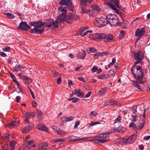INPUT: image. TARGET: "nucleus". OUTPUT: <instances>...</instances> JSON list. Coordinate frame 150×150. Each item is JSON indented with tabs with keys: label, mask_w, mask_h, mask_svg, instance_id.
Here are the masks:
<instances>
[{
	"label": "nucleus",
	"mask_w": 150,
	"mask_h": 150,
	"mask_svg": "<svg viewBox=\"0 0 150 150\" xmlns=\"http://www.w3.org/2000/svg\"><path fill=\"white\" fill-rule=\"evenodd\" d=\"M125 34V31L122 30L121 31L119 35V37H121L123 36Z\"/></svg>",
	"instance_id": "680f3d73"
},
{
	"label": "nucleus",
	"mask_w": 150,
	"mask_h": 150,
	"mask_svg": "<svg viewBox=\"0 0 150 150\" xmlns=\"http://www.w3.org/2000/svg\"><path fill=\"white\" fill-rule=\"evenodd\" d=\"M34 126V125L33 123H31L28 126L25 127L22 131L23 133H25L26 132H28L29 131L31 130Z\"/></svg>",
	"instance_id": "9b49d317"
},
{
	"label": "nucleus",
	"mask_w": 150,
	"mask_h": 150,
	"mask_svg": "<svg viewBox=\"0 0 150 150\" xmlns=\"http://www.w3.org/2000/svg\"><path fill=\"white\" fill-rule=\"evenodd\" d=\"M80 124V122L79 121H77L75 124L74 126V128H76Z\"/></svg>",
	"instance_id": "0e129e2a"
},
{
	"label": "nucleus",
	"mask_w": 150,
	"mask_h": 150,
	"mask_svg": "<svg viewBox=\"0 0 150 150\" xmlns=\"http://www.w3.org/2000/svg\"><path fill=\"white\" fill-rule=\"evenodd\" d=\"M122 119V117L120 116H119L115 120L114 123H116L120 122Z\"/></svg>",
	"instance_id": "c03bdc74"
},
{
	"label": "nucleus",
	"mask_w": 150,
	"mask_h": 150,
	"mask_svg": "<svg viewBox=\"0 0 150 150\" xmlns=\"http://www.w3.org/2000/svg\"><path fill=\"white\" fill-rule=\"evenodd\" d=\"M136 137V135L133 134L127 139L122 138L120 139V141L122 142L123 144H130L133 143L135 141Z\"/></svg>",
	"instance_id": "0eeeda50"
},
{
	"label": "nucleus",
	"mask_w": 150,
	"mask_h": 150,
	"mask_svg": "<svg viewBox=\"0 0 150 150\" xmlns=\"http://www.w3.org/2000/svg\"><path fill=\"white\" fill-rule=\"evenodd\" d=\"M66 16V14L63 13H61L58 16V18L56 20L58 22V23H62L65 20L64 19Z\"/></svg>",
	"instance_id": "ddd939ff"
},
{
	"label": "nucleus",
	"mask_w": 150,
	"mask_h": 150,
	"mask_svg": "<svg viewBox=\"0 0 150 150\" xmlns=\"http://www.w3.org/2000/svg\"><path fill=\"white\" fill-rule=\"evenodd\" d=\"M18 28L22 30H27L30 28V26L25 22L22 21L19 25Z\"/></svg>",
	"instance_id": "1a4fd4ad"
},
{
	"label": "nucleus",
	"mask_w": 150,
	"mask_h": 150,
	"mask_svg": "<svg viewBox=\"0 0 150 150\" xmlns=\"http://www.w3.org/2000/svg\"><path fill=\"white\" fill-rule=\"evenodd\" d=\"M134 122L131 121V122L129 124V128H133L134 129H136L137 126L136 125L134 124Z\"/></svg>",
	"instance_id": "e433bc0d"
},
{
	"label": "nucleus",
	"mask_w": 150,
	"mask_h": 150,
	"mask_svg": "<svg viewBox=\"0 0 150 150\" xmlns=\"http://www.w3.org/2000/svg\"><path fill=\"white\" fill-rule=\"evenodd\" d=\"M79 100V98H77L73 97L71 98H69L68 100L71 101L73 103H75L76 102Z\"/></svg>",
	"instance_id": "f704fd0d"
},
{
	"label": "nucleus",
	"mask_w": 150,
	"mask_h": 150,
	"mask_svg": "<svg viewBox=\"0 0 150 150\" xmlns=\"http://www.w3.org/2000/svg\"><path fill=\"white\" fill-rule=\"evenodd\" d=\"M100 33H96L90 35L89 36L90 38L96 40L97 39H100Z\"/></svg>",
	"instance_id": "f3484780"
},
{
	"label": "nucleus",
	"mask_w": 150,
	"mask_h": 150,
	"mask_svg": "<svg viewBox=\"0 0 150 150\" xmlns=\"http://www.w3.org/2000/svg\"><path fill=\"white\" fill-rule=\"evenodd\" d=\"M68 141L70 142L75 141L78 140V139H75L73 138V137L72 136H69L68 138Z\"/></svg>",
	"instance_id": "a18cd8bd"
},
{
	"label": "nucleus",
	"mask_w": 150,
	"mask_h": 150,
	"mask_svg": "<svg viewBox=\"0 0 150 150\" xmlns=\"http://www.w3.org/2000/svg\"><path fill=\"white\" fill-rule=\"evenodd\" d=\"M19 124V122L18 121H13L11 122L10 123L8 124L7 126L9 127H12L14 126H18Z\"/></svg>",
	"instance_id": "a211bd4d"
},
{
	"label": "nucleus",
	"mask_w": 150,
	"mask_h": 150,
	"mask_svg": "<svg viewBox=\"0 0 150 150\" xmlns=\"http://www.w3.org/2000/svg\"><path fill=\"white\" fill-rule=\"evenodd\" d=\"M41 124H38L37 125V128L42 131L49 133L48 128L45 125H41Z\"/></svg>",
	"instance_id": "f8f14e48"
},
{
	"label": "nucleus",
	"mask_w": 150,
	"mask_h": 150,
	"mask_svg": "<svg viewBox=\"0 0 150 150\" xmlns=\"http://www.w3.org/2000/svg\"><path fill=\"white\" fill-rule=\"evenodd\" d=\"M131 117L133 118V119L131 121L135 122L137 120V115H131Z\"/></svg>",
	"instance_id": "49530a36"
},
{
	"label": "nucleus",
	"mask_w": 150,
	"mask_h": 150,
	"mask_svg": "<svg viewBox=\"0 0 150 150\" xmlns=\"http://www.w3.org/2000/svg\"><path fill=\"white\" fill-rule=\"evenodd\" d=\"M10 49V47L9 46H7L5 47H4L2 49V50L4 52L8 51Z\"/></svg>",
	"instance_id": "5fc2aeb1"
},
{
	"label": "nucleus",
	"mask_w": 150,
	"mask_h": 150,
	"mask_svg": "<svg viewBox=\"0 0 150 150\" xmlns=\"http://www.w3.org/2000/svg\"><path fill=\"white\" fill-rule=\"evenodd\" d=\"M86 51L88 53H94L96 52V50L93 47L88 48L86 49Z\"/></svg>",
	"instance_id": "bb28decb"
},
{
	"label": "nucleus",
	"mask_w": 150,
	"mask_h": 150,
	"mask_svg": "<svg viewBox=\"0 0 150 150\" xmlns=\"http://www.w3.org/2000/svg\"><path fill=\"white\" fill-rule=\"evenodd\" d=\"M24 68V67L18 65L17 66L12 68V70L14 71H17L19 70H21L22 69H23Z\"/></svg>",
	"instance_id": "4be33fe9"
},
{
	"label": "nucleus",
	"mask_w": 150,
	"mask_h": 150,
	"mask_svg": "<svg viewBox=\"0 0 150 150\" xmlns=\"http://www.w3.org/2000/svg\"><path fill=\"white\" fill-rule=\"evenodd\" d=\"M42 113H38L37 117L39 121L41 120L42 119Z\"/></svg>",
	"instance_id": "8fccbe9b"
},
{
	"label": "nucleus",
	"mask_w": 150,
	"mask_h": 150,
	"mask_svg": "<svg viewBox=\"0 0 150 150\" xmlns=\"http://www.w3.org/2000/svg\"><path fill=\"white\" fill-rule=\"evenodd\" d=\"M74 119L72 116L70 117L63 116L61 118V120L63 122H66L72 120Z\"/></svg>",
	"instance_id": "4468645a"
},
{
	"label": "nucleus",
	"mask_w": 150,
	"mask_h": 150,
	"mask_svg": "<svg viewBox=\"0 0 150 150\" xmlns=\"http://www.w3.org/2000/svg\"><path fill=\"white\" fill-rule=\"evenodd\" d=\"M58 22L55 20V21L52 19L47 20L45 22L46 26L48 28H56L58 27Z\"/></svg>",
	"instance_id": "423d86ee"
},
{
	"label": "nucleus",
	"mask_w": 150,
	"mask_h": 150,
	"mask_svg": "<svg viewBox=\"0 0 150 150\" xmlns=\"http://www.w3.org/2000/svg\"><path fill=\"white\" fill-rule=\"evenodd\" d=\"M108 4L112 9L116 11H117V9L113 4L111 3H109Z\"/></svg>",
	"instance_id": "de8ad7c7"
},
{
	"label": "nucleus",
	"mask_w": 150,
	"mask_h": 150,
	"mask_svg": "<svg viewBox=\"0 0 150 150\" xmlns=\"http://www.w3.org/2000/svg\"><path fill=\"white\" fill-rule=\"evenodd\" d=\"M45 24V23L40 21L30 22V25L34 27V28L31 30V32L36 34L42 33L44 31V29L41 26H43Z\"/></svg>",
	"instance_id": "f03ea898"
},
{
	"label": "nucleus",
	"mask_w": 150,
	"mask_h": 150,
	"mask_svg": "<svg viewBox=\"0 0 150 150\" xmlns=\"http://www.w3.org/2000/svg\"><path fill=\"white\" fill-rule=\"evenodd\" d=\"M24 79L25 80V82L27 84H29L31 83L32 81V80L30 78H29L27 76H25L24 77Z\"/></svg>",
	"instance_id": "72a5a7b5"
},
{
	"label": "nucleus",
	"mask_w": 150,
	"mask_h": 150,
	"mask_svg": "<svg viewBox=\"0 0 150 150\" xmlns=\"http://www.w3.org/2000/svg\"><path fill=\"white\" fill-rule=\"evenodd\" d=\"M109 74L110 75L114 76L115 75V73L114 71L111 69L109 71Z\"/></svg>",
	"instance_id": "6e6d98bb"
},
{
	"label": "nucleus",
	"mask_w": 150,
	"mask_h": 150,
	"mask_svg": "<svg viewBox=\"0 0 150 150\" xmlns=\"http://www.w3.org/2000/svg\"><path fill=\"white\" fill-rule=\"evenodd\" d=\"M92 7L93 10L97 11L98 12H100L101 10V9L97 5L92 6Z\"/></svg>",
	"instance_id": "393cba45"
},
{
	"label": "nucleus",
	"mask_w": 150,
	"mask_h": 150,
	"mask_svg": "<svg viewBox=\"0 0 150 150\" xmlns=\"http://www.w3.org/2000/svg\"><path fill=\"white\" fill-rule=\"evenodd\" d=\"M71 20H72V19L71 15L67 16L65 20L67 22L70 24L71 23Z\"/></svg>",
	"instance_id": "cd10ccee"
},
{
	"label": "nucleus",
	"mask_w": 150,
	"mask_h": 150,
	"mask_svg": "<svg viewBox=\"0 0 150 150\" xmlns=\"http://www.w3.org/2000/svg\"><path fill=\"white\" fill-rule=\"evenodd\" d=\"M86 55V52L85 51H82L79 53L77 55V57L78 59H84L85 58Z\"/></svg>",
	"instance_id": "dca6fc26"
},
{
	"label": "nucleus",
	"mask_w": 150,
	"mask_h": 150,
	"mask_svg": "<svg viewBox=\"0 0 150 150\" xmlns=\"http://www.w3.org/2000/svg\"><path fill=\"white\" fill-rule=\"evenodd\" d=\"M72 20H77L79 18V16L77 15L72 14H70Z\"/></svg>",
	"instance_id": "37998d69"
},
{
	"label": "nucleus",
	"mask_w": 150,
	"mask_h": 150,
	"mask_svg": "<svg viewBox=\"0 0 150 150\" xmlns=\"http://www.w3.org/2000/svg\"><path fill=\"white\" fill-rule=\"evenodd\" d=\"M140 118L142 120V122H143V120L145 121V119L146 118L145 113H143L142 115H141L140 116Z\"/></svg>",
	"instance_id": "13d9d810"
},
{
	"label": "nucleus",
	"mask_w": 150,
	"mask_h": 150,
	"mask_svg": "<svg viewBox=\"0 0 150 150\" xmlns=\"http://www.w3.org/2000/svg\"><path fill=\"white\" fill-rule=\"evenodd\" d=\"M58 135L61 136H64L66 134V132L64 130L59 128L56 132Z\"/></svg>",
	"instance_id": "5701e85b"
},
{
	"label": "nucleus",
	"mask_w": 150,
	"mask_h": 150,
	"mask_svg": "<svg viewBox=\"0 0 150 150\" xmlns=\"http://www.w3.org/2000/svg\"><path fill=\"white\" fill-rule=\"evenodd\" d=\"M62 81V79L61 77H59L57 80V83L58 84L61 83Z\"/></svg>",
	"instance_id": "e2e57ef3"
},
{
	"label": "nucleus",
	"mask_w": 150,
	"mask_h": 150,
	"mask_svg": "<svg viewBox=\"0 0 150 150\" xmlns=\"http://www.w3.org/2000/svg\"><path fill=\"white\" fill-rule=\"evenodd\" d=\"M80 91L81 90L79 89L74 90L72 91V94L73 96L77 94H78L80 93Z\"/></svg>",
	"instance_id": "a19ab883"
},
{
	"label": "nucleus",
	"mask_w": 150,
	"mask_h": 150,
	"mask_svg": "<svg viewBox=\"0 0 150 150\" xmlns=\"http://www.w3.org/2000/svg\"><path fill=\"white\" fill-rule=\"evenodd\" d=\"M96 26L98 27H101L108 24V19L107 18V16L104 18L103 16L96 18L94 21Z\"/></svg>",
	"instance_id": "20e7f679"
},
{
	"label": "nucleus",
	"mask_w": 150,
	"mask_h": 150,
	"mask_svg": "<svg viewBox=\"0 0 150 150\" xmlns=\"http://www.w3.org/2000/svg\"><path fill=\"white\" fill-rule=\"evenodd\" d=\"M94 0H81V5H83L86 2L89 3L91 2Z\"/></svg>",
	"instance_id": "ea45409f"
},
{
	"label": "nucleus",
	"mask_w": 150,
	"mask_h": 150,
	"mask_svg": "<svg viewBox=\"0 0 150 150\" xmlns=\"http://www.w3.org/2000/svg\"><path fill=\"white\" fill-rule=\"evenodd\" d=\"M100 39H105L106 38V35L104 33H100Z\"/></svg>",
	"instance_id": "603ef678"
},
{
	"label": "nucleus",
	"mask_w": 150,
	"mask_h": 150,
	"mask_svg": "<svg viewBox=\"0 0 150 150\" xmlns=\"http://www.w3.org/2000/svg\"><path fill=\"white\" fill-rule=\"evenodd\" d=\"M35 115L34 113H26L25 115V116L26 118L28 119L33 117Z\"/></svg>",
	"instance_id": "a878e982"
},
{
	"label": "nucleus",
	"mask_w": 150,
	"mask_h": 150,
	"mask_svg": "<svg viewBox=\"0 0 150 150\" xmlns=\"http://www.w3.org/2000/svg\"><path fill=\"white\" fill-rule=\"evenodd\" d=\"M100 123L98 122H90V123L89 124L90 126H93L94 125H97V124H99Z\"/></svg>",
	"instance_id": "09e8293b"
},
{
	"label": "nucleus",
	"mask_w": 150,
	"mask_h": 150,
	"mask_svg": "<svg viewBox=\"0 0 150 150\" xmlns=\"http://www.w3.org/2000/svg\"><path fill=\"white\" fill-rule=\"evenodd\" d=\"M51 127L54 130H55L56 132L57 131V130L59 129V128L55 126L52 125L51 126Z\"/></svg>",
	"instance_id": "bf43d9fd"
},
{
	"label": "nucleus",
	"mask_w": 150,
	"mask_h": 150,
	"mask_svg": "<svg viewBox=\"0 0 150 150\" xmlns=\"http://www.w3.org/2000/svg\"><path fill=\"white\" fill-rule=\"evenodd\" d=\"M107 18L108 19V23L111 26H120L122 25V23L119 22L118 18L115 15L108 14L107 16Z\"/></svg>",
	"instance_id": "7ed1b4c3"
},
{
	"label": "nucleus",
	"mask_w": 150,
	"mask_h": 150,
	"mask_svg": "<svg viewBox=\"0 0 150 150\" xmlns=\"http://www.w3.org/2000/svg\"><path fill=\"white\" fill-rule=\"evenodd\" d=\"M107 91V89L106 88H101L100 90L98 91V93L102 95L104 94Z\"/></svg>",
	"instance_id": "c756f323"
},
{
	"label": "nucleus",
	"mask_w": 150,
	"mask_h": 150,
	"mask_svg": "<svg viewBox=\"0 0 150 150\" xmlns=\"http://www.w3.org/2000/svg\"><path fill=\"white\" fill-rule=\"evenodd\" d=\"M113 130L117 132H120L122 130L121 127H119L118 128L113 127Z\"/></svg>",
	"instance_id": "58836bf2"
},
{
	"label": "nucleus",
	"mask_w": 150,
	"mask_h": 150,
	"mask_svg": "<svg viewBox=\"0 0 150 150\" xmlns=\"http://www.w3.org/2000/svg\"><path fill=\"white\" fill-rule=\"evenodd\" d=\"M58 10L59 11L61 12H63L62 13L66 14L67 12V9L65 7L63 6H60L58 8Z\"/></svg>",
	"instance_id": "b1692460"
},
{
	"label": "nucleus",
	"mask_w": 150,
	"mask_h": 150,
	"mask_svg": "<svg viewBox=\"0 0 150 150\" xmlns=\"http://www.w3.org/2000/svg\"><path fill=\"white\" fill-rule=\"evenodd\" d=\"M110 133L108 132L104 133L98 134L95 137V138H104L109 137Z\"/></svg>",
	"instance_id": "2eb2a0df"
},
{
	"label": "nucleus",
	"mask_w": 150,
	"mask_h": 150,
	"mask_svg": "<svg viewBox=\"0 0 150 150\" xmlns=\"http://www.w3.org/2000/svg\"><path fill=\"white\" fill-rule=\"evenodd\" d=\"M98 78L101 79H107V78L105 77V75H99L98 76Z\"/></svg>",
	"instance_id": "052dcab7"
},
{
	"label": "nucleus",
	"mask_w": 150,
	"mask_h": 150,
	"mask_svg": "<svg viewBox=\"0 0 150 150\" xmlns=\"http://www.w3.org/2000/svg\"><path fill=\"white\" fill-rule=\"evenodd\" d=\"M5 15H6L8 18H10L13 19L15 17V16L11 13H6Z\"/></svg>",
	"instance_id": "4c0bfd02"
},
{
	"label": "nucleus",
	"mask_w": 150,
	"mask_h": 150,
	"mask_svg": "<svg viewBox=\"0 0 150 150\" xmlns=\"http://www.w3.org/2000/svg\"><path fill=\"white\" fill-rule=\"evenodd\" d=\"M33 140H31L30 141H29L28 142L27 144L28 145H25V147H24L26 148L29 149L32 147L31 144H32L33 142Z\"/></svg>",
	"instance_id": "7c9ffc66"
},
{
	"label": "nucleus",
	"mask_w": 150,
	"mask_h": 150,
	"mask_svg": "<svg viewBox=\"0 0 150 150\" xmlns=\"http://www.w3.org/2000/svg\"><path fill=\"white\" fill-rule=\"evenodd\" d=\"M96 140V142L98 144L101 143H104L107 142L109 141V140L107 139H99V138H95Z\"/></svg>",
	"instance_id": "6ab92c4d"
},
{
	"label": "nucleus",
	"mask_w": 150,
	"mask_h": 150,
	"mask_svg": "<svg viewBox=\"0 0 150 150\" xmlns=\"http://www.w3.org/2000/svg\"><path fill=\"white\" fill-rule=\"evenodd\" d=\"M145 33V29L144 28H137L135 30V35L139 38L143 36Z\"/></svg>",
	"instance_id": "6e6552de"
},
{
	"label": "nucleus",
	"mask_w": 150,
	"mask_h": 150,
	"mask_svg": "<svg viewBox=\"0 0 150 150\" xmlns=\"http://www.w3.org/2000/svg\"><path fill=\"white\" fill-rule=\"evenodd\" d=\"M114 39V38L112 35L110 34H108L106 35L105 38V40L108 42H110L112 40H113Z\"/></svg>",
	"instance_id": "aec40b11"
},
{
	"label": "nucleus",
	"mask_w": 150,
	"mask_h": 150,
	"mask_svg": "<svg viewBox=\"0 0 150 150\" xmlns=\"http://www.w3.org/2000/svg\"><path fill=\"white\" fill-rule=\"evenodd\" d=\"M77 96L81 98H83L84 96V93H81V92H80V93L77 95Z\"/></svg>",
	"instance_id": "4d7b16f0"
},
{
	"label": "nucleus",
	"mask_w": 150,
	"mask_h": 150,
	"mask_svg": "<svg viewBox=\"0 0 150 150\" xmlns=\"http://www.w3.org/2000/svg\"><path fill=\"white\" fill-rule=\"evenodd\" d=\"M133 54L132 55L133 56V57L137 61L134 62V64L136 65L138 63L140 62L142 60V59L143 58V52L141 51L137 53H134V52H133Z\"/></svg>",
	"instance_id": "39448f33"
},
{
	"label": "nucleus",
	"mask_w": 150,
	"mask_h": 150,
	"mask_svg": "<svg viewBox=\"0 0 150 150\" xmlns=\"http://www.w3.org/2000/svg\"><path fill=\"white\" fill-rule=\"evenodd\" d=\"M115 102L111 100H109V101H106L104 104L105 106L111 105L114 104Z\"/></svg>",
	"instance_id": "2f4dec72"
},
{
	"label": "nucleus",
	"mask_w": 150,
	"mask_h": 150,
	"mask_svg": "<svg viewBox=\"0 0 150 150\" xmlns=\"http://www.w3.org/2000/svg\"><path fill=\"white\" fill-rule=\"evenodd\" d=\"M59 4L62 5H66L70 6V7L69 8V10L72 11L73 10L72 4L70 0H61Z\"/></svg>",
	"instance_id": "9d476101"
},
{
	"label": "nucleus",
	"mask_w": 150,
	"mask_h": 150,
	"mask_svg": "<svg viewBox=\"0 0 150 150\" xmlns=\"http://www.w3.org/2000/svg\"><path fill=\"white\" fill-rule=\"evenodd\" d=\"M16 144V142L15 141H12L11 142L10 146L11 149L10 150H14L15 149V146Z\"/></svg>",
	"instance_id": "c85d7f7f"
},
{
	"label": "nucleus",
	"mask_w": 150,
	"mask_h": 150,
	"mask_svg": "<svg viewBox=\"0 0 150 150\" xmlns=\"http://www.w3.org/2000/svg\"><path fill=\"white\" fill-rule=\"evenodd\" d=\"M52 73L53 75V76L54 77L56 76L57 75L59 74L58 72L54 70H53L52 71Z\"/></svg>",
	"instance_id": "3c124183"
},
{
	"label": "nucleus",
	"mask_w": 150,
	"mask_h": 150,
	"mask_svg": "<svg viewBox=\"0 0 150 150\" xmlns=\"http://www.w3.org/2000/svg\"><path fill=\"white\" fill-rule=\"evenodd\" d=\"M115 60L114 59H113L112 60V62H111L108 65V66L109 67H110L111 66H112L114 63H115Z\"/></svg>",
	"instance_id": "864d4df0"
},
{
	"label": "nucleus",
	"mask_w": 150,
	"mask_h": 150,
	"mask_svg": "<svg viewBox=\"0 0 150 150\" xmlns=\"http://www.w3.org/2000/svg\"><path fill=\"white\" fill-rule=\"evenodd\" d=\"M88 11L85 10V9L82 8L81 11V12L82 14H84L85 13H87Z\"/></svg>",
	"instance_id": "774afa93"
},
{
	"label": "nucleus",
	"mask_w": 150,
	"mask_h": 150,
	"mask_svg": "<svg viewBox=\"0 0 150 150\" xmlns=\"http://www.w3.org/2000/svg\"><path fill=\"white\" fill-rule=\"evenodd\" d=\"M54 142L56 143L58 142H64L65 141V139L62 138L57 139H54Z\"/></svg>",
	"instance_id": "79ce46f5"
},
{
	"label": "nucleus",
	"mask_w": 150,
	"mask_h": 150,
	"mask_svg": "<svg viewBox=\"0 0 150 150\" xmlns=\"http://www.w3.org/2000/svg\"><path fill=\"white\" fill-rule=\"evenodd\" d=\"M137 107L136 106H134L132 109V111L133 112H137Z\"/></svg>",
	"instance_id": "338daca9"
},
{
	"label": "nucleus",
	"mask_w": 150,
	"mask_h": 150,
	"mask_svg": "<svg viewBox=\"0 0 150 150\" xmlns=\"http://www.w3.org/2000/svg\"><path fill=\"white\" fill-rule=\"evenodd\" d=\"M48 145V143H42V145L39 147V150H46L47 149Z\"/></svg>",
	"instance_id": "412c9836"
},
{
	"label": "nucleus",
	"mask_w": 150,
	"mask_h": 150,
	"mask_svg": "<svg viewBox=\"0 0 150 150\" xmlns=\"http://www.w3.org/2000/svg\"><path fill=\"white\" fill-rule=\"evenodd\" d=\"M110 1L113 3L118 8H119V1L117 0H110Z\"/></svg>",
	"instance_id": "473e14b6"
},
{
	"label": "nucleus",
	"mask_w": 150,
	"mask_h": 150,
	"mask_svg": "<svg viewBox=\"0 0 150 150\" xmlns=\"http://www.w3.org/2000/svg\"><path fill=\"white\" fill-rule=\"evenodd\" d=\"M132 73L136 81H132V84L140 91H142V87L139 83H143L146 82V79L143 75L142 69L140 66H134L132 69Z\"/></svg>",
	"instance_id": "f257e3e1"
},
{
	"label": "nucleus",
	"mask_w": 150,
	"mask_h": 150,
	"mask_svg": "<svg viewBox=\"0 0 150 150\" xmlns=\"http://www.w3.org/2000/svg\"><path fill=\"white\" fill-rule=\"evenodd\" d=\"M100 56L101 57H103L104 56H106L107 55L108 53L106 52H100Z\"/></svg>",
	"instance_id": "69168bd1"
},
{
	"label": "nucleus",
	"mask_w": 150,
	"mask_h": 150,
	"mask_svg": "<svg viewBox=\"0 0 150 150\" xmlns=\"http://www.w3.org/2000/svg\"><path fill=\"white\" fill-rule=\"evenodd\" d=\"M144 123L145 121L143 120V122H142V123H141L139 126H137L136 129H142L144 127Z\"/></svg>",
	"instance_id": "c9c22d12"
}]
</instances>
